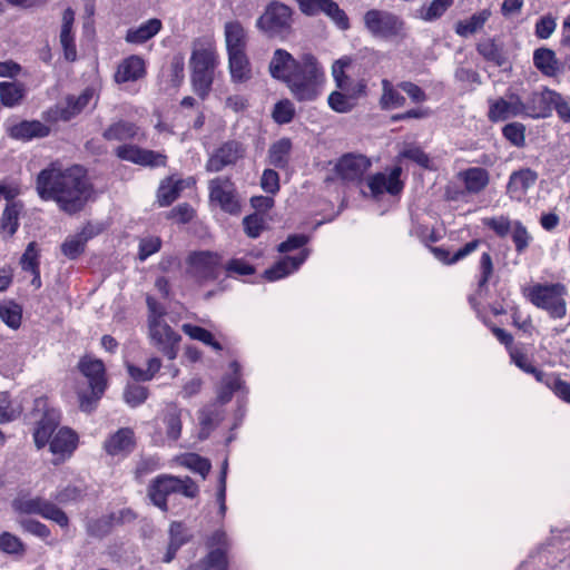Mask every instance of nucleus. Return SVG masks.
Listing matches in <instances>:
<instances>
[{
	"instance_id": "obj_27",
	"label": "nucleus",
	"mask_w": 570,
	"mask_h": 570,
	"mask_svg": "<svg viewBox=\"0 0 570 570\" xmlns=\"http://www.w3.org/2000/svg\"><path fill=\"white\" fill-rule=\"evenodd\" d=\"M77 434L69 428H60L52 436L49 449L59 460L70 456L77 446Z\"/></svg>"
},
{
	"instance_id": "obj_55",
	"label": "nucleus",
	"mask_w": 570,
	"mask_h": 570,
	"mask_svg": "<svg viewBox=\"0 0 570 570\" xmlns=\"http://www.w3.org/2000/svg\"><path fill=\"white\" fill-rule=\"evenodd\" d=\"M0 318L9 327L17 330L21 324V309L16 304L0 306Z\"/></svg>"
},
{
	"instance_id": "obj_22",
	"label": "nucleus",
	"mask_w": 570,
	"mask_h": 570,
	"mask_svg": "<svg viewBox=\"0 0 570 570\" xmlns=\"http://www.w3.org/2000/svg\"><path fill=\"white\" fill-rule=\"evenodd\" d=\"M193 539L190 530L180 521H173L168 529V546L163 562H171L177 551Z\"/></svg>"
},
{
	"instance_id": "obj_10",
	"label": "nucleus",
	"mask_w": 570,
	"mask_h": 570,
	"mask_svg": "<svg viewBox=\"0 0 570 570\" xmlns=\"http://www.w3.org/2000/svg\"><path fill=\"white\" fill-rule=\"evenodd\" d=\"M31 416L36 423L33 431L35 444L38 449H42L50 443L55 435L53 432L60 423V414L57 410L49 407L47 399L39 397L35 400Z\"/></svg>"
},
{
	"instance_id": "obj_42",
	"label": "nucleus",
	"mask_w": 570,
	"mask_h": 570,
	"mask_svg": "<svg viewBox=\"0 0 570 570\" xmlns=\"http://www.w3.org/2000/svg\"><path fill=\"white\" fill-rule=\"evenodd\" d=\"M198 420L202 426L200 435L202 438H207L209 432L222 420V412L216 405H208L199 411Z\"/></svg>"
},
{
	"instance_id": "obj_21",
	"label": "nucleus",
	"mask_w": 570,
	"mask_h": 570,
	"mask_svg": "<svg viewBox=\"0 0 570 570\" xmlns=\"http://www.w3.org/2000/svg\"><path fill=\"white\" fill-rule=\"evenodd\" d=\"M145 76V60L138 55H131L118 63L114 79L117 83H126L137 81Z\"/></svg>"
},
{
	"instance_id": "obj_44",
	"label": "nucleus",
	"mask_w": 570,
	"mask_h": 570,
	"mask_svg": "<svg viewBox=\"0 0 570 570\" xmlns=\"http://www.w3.org/2000/svg\"><path fill=\"white\" fill-rule=\"evenodd\" d=\"M164 421L167 436L174 441L178 440L181 433L180 411L175 405L168 406Z\"/></svg>"
},
{
	"instance_id": "obj_57",
	"label": "nucleus",
	"mask_w": 570,
	"mask_h": 570,
	"mask_svg": "<svg viewBox=\"0 0 570 570\" xmlns=\"http://www.w3.org/2000/svg\"><path fill=\"white\" fill-rule=\"evenodd\" d=\"M181 464L199 473L203 478H205L210 471L209 461L194 453L185 455L183 458Z\"/></svg>"
},
{
	"instance_id": "obj_64",
	"label": "nucleus",
	"mask_w": 570,
	"mask_h": 570,
	"mask_svg": "<svg viewBox=\"0 0 570 570\" xmlns=\"http://www.w3.org/2000/svg\"><path fill=\"white\" fill-rule=\"evenodd\" d=\"M112 515L100 518L88 523L87 531L91 537L102 538L111 530Z\"/></svg>"
},
{
	"instance_id": "obj_45",
	"label": "nucleus",
	"mask_w": 570,
	"mask_h": 570,
	"mask_svg": "<svg viewBox=\"0 0 570 570\" xmlns=\"http://www.w3.org/2000/svg\"><path fill=\"white\" fill-rule=\"evenodd\" d=\"M0 551L21 557L26 552V546L17 535L3 532L0 534Z\"/></svg>"
},
{
	"instance_id": "obj_3",
	"label": "nucleus",
	"mask_w": 570,
	"mask_h": 570,
	"mask_svg": "<svg viewBox=\"0 0 570 570\" xmlns=\"http://www.w3.org/2000/svg\"><path fill=\"white\" fill-rule=\"evenodd\" d=\"M324 72L316 58L312 55L302 57V66L286 82L292 95L298 101H313L320 92Z\"/></svg>"
},
{
	"instance_id": "obj_26",
	"label": "nucleus",
	"mask_w": 570,
	"mask_h": 570,
	"mask_svg": "<svg viewBox=\"0 0 570 570\" xmlns=\"http://www.w3.org/2000/svg\"><path fill=\"white\" fill-rule=\"evenodd\" d=\"M11 138L28 141L33 138H43L50 134V127L39 120H23L8 129Z\"/></svg>"
},
{
	"instance_id": "obj_23",
	"label": "nucleus",
	"mask_w": 570,
	"mask_h": 570,
	"mask_svg": "<svg viewBox=\"0 0 570 570\" xmlns=\"http://www.w3.org/2000/svg\"><path fill=\"white\" fill-rule=\"evenodd\" d=\"M537 179L538 174L530 168L513 171L507 185V194L510 198L520 200L535 184Z\"/></svg>"
},
{
	"instance_id": "obj_6",
	"label": "nucleus",
	"mask_w": 570,
	"mask_h": 570,
	"mask_svg": "<svg viewBox=\"0 0 570 570\" xmlns=\"http://www.w3.org/2000/svg\"><path fill=\"white\" fill-rule=\"evenodd\" d=\"M171 493H181L186 498L194 499L198 494L197 484L188 476L163 474L151 481L148 488V497L155 505L167 511V497Z\"/></svg>"
},
{
	"instance_id": "obj_15",
	"label": "nucleus",
	"mask_w": 570,
	"mask_h": 570,
	"mask_svg": "<svg viewBox=\"0 0 570 570\" xmlns=\"http://www.w3.org/2000/svg\"><path fill=\"white\" fill-rule=\"evenodd\" d=\"M245 146L237 140H228L213 151L206 161L205 169L208 173H219L225 167L234 166L244 158Z\"/></svg>"
},
{
	"instance_id": "obj_35",
	"label": "nucleus",
	"mask_w": 570,
	"mask_h": 570,
	"mask_svg": "<svg viewBox=\"0 0 570 570\" xmlns=\"http://www.w3.org/2000/svg\"><path fill=\"white\" fill-rule=\"evenodd\" d=\"M24 86L14 81L0 82V100L4 107L18 106L24 97Z\"/></svg>"
},
{
	"instance_id": "obj_53",
	"label": "nucleus",
	"mask_w": 570,
	"mask_h": 570,
	"mask_svg": "<svg viewBox=\"0 0 570 570\" xmlns=\"http://www.w3.org/2000/svg\"><path fill=\"white\" fill-rule=\"evenodd\" d=\"M531 239L532 237L528 233L525 226H523L521 222H514L512 227V240L514 243L515 250L520 254L523 253L528 248Z\"/></svg>"
},
{
	"instance_id": "obj_4",
	"label": "nucleus",
	"mask_w": 570,
	"mask_h": 570,
	"mask_svg": "<svg viewBox=\"0 0 570 570\" xmlns=\"http://www.w3.org/2000/svg\"><path fill=\"white\" fill-rule=\"evenodd\" d=\"M567 288L561 283H537L523 288V296L535 307L546 311L553 318L567 314Z\"/></svg>"
},
{
	"instance_id": "obj_36",
	"label": "nucleus",
	"mask_w": 570,
	"mask_h": 570,
	"mask_svg": "<svg viewBox=\"0 0 570 570\" xmlns=\"http://www.w3.org/2000/svg\"><path fill=\"white\" fill-rule=\"evenodd\" d=\"M94 96L92 90L86 89L78 97L69 96L66 99V107H62L59 111V117L62 120H69L77 114H79L91 100Z\"/></svg>"
},
{
	"instance_id": "obj_30",
	"label": "nucleus",
	"mask_w": 570,
	"mask_h": 570,
	"mask_svg": "<svg viewBox=\"0 0 570 570\" xmlns=\"http://www.w3.org/2000/svg\"><path fill=\"white\" fill-rule=\"evenodd\" d=\"M292 153V142L288 138H281L273 142L267 151V163L279 169L288 166Z\"/></svg>"
},
{
	"instance_id": "obj_14",
	"label": "nucleus",
	"mask_w": 570,
	"mask_h": 570,
	"mask_svg": "<svg viewBox=\"0 0 570 570\" xmlns=\"http://www.w3.org/2000/svg\"><path fill=\"white\" fill-rule=\"evenodd\" d=\"M305 16L325 14L340 30L350 29V19L345 11L333 0H295Z\"/></svg>"
},
{
	"instance_id": "obj_56",
	"label": "nucleus",
	"mask_w": 570,
	"mask_h": 570,
	"mask_svg": "<svg viewBox=\"0 0 570 570\" xmlns=\"http://www.w3.org/2000/svg\"><path fill=\"white\" fill-rule=\"evenodd\" d=\"M353 98L351 95L347 96L343 92L334 91L328 97V105L337 112H347L354 107Z\"/></svg>"
},
{
	"instance_id": "obj_43",
	"label": "nucleus",
	"mask_w": 570,
	"mask_h": 570,
	"mask_svg": "<svg viewBox=\"0 0 570 570\" xmlns=\"http://www.w3.org/2000/svg\"><path fill=\"white\" fill-rule=\"evenodd\" d=\"M479 53L488 61L502 67L507 62V57L500 46L493 40L488 39L478 45Z\"/></svg>"
},
{
	"instance_id": "obj_54",
	"label": "nucleus",
	"mask_w": 570,
	"mask_h": 570,
	"mask_svg": "<svg viewBox=\"0 0 570 570\" xmlns=\"http://www.w3.org/2000/svg\"><path fill=\"white\" fill-rule=\"evenodd\" d=\"M503 136L514 146L522 147L525 142V127L520 122H511L503 127Z\"/></svg>"
},
{
	"instance_id": "obj_40",
	"label": "nucleus",
	"mask_w": 570,
	"mask_h": 570,
	"mask_svg": "<svg viewBox=\"0 0 570 570\" xmlns=\"http://www.w3.org/2000/svg\"><path fill=\"white\" fill-rule=\"evenodd\" d=\"M91 235V232H88L87 228L82 229L81 233L69 237L63 242L61 245V252L70 259L77 258L83 252L85 245Z\"/></svg>"
},
{
	"instance_id": "obj_24",
	"label": "nucleus",
	"mask_w": 570,
	"mask_h": 570,
	"mask_svg": "<svg viewBox=\"0 0 570 570\" xmlns=\"http://www.w3.org/2000/svg\"><path fill=\"white\" fill-rule=\"evenodd\" d=\"M135 433L129 428H121L111 434L104 443V448L109 455H127L135 448Z\"/></svg>"
},
{
	"instance_id": "obj_46",
	"label": "nucleus",
	"mask_w": 570,
	"mask_h": 570,
	"mask_svg": "<svg viewBox=\"0 0 570 570\" xmlns=\"http://www.w3.org/2000/svg\"><path fill=\"white\" fill-rule=\"evenodd\" d=\"M352 65V59L350 57H342L341 59L334 61L332 66V75L335 79L336 86L341 90L348 91L350 88V79L345 75V70L350 68Z\"/></svg>"
},
{
	"instance_id": "obj_20",
	"label": "nucleus",
	"mask_w": 570,
	"mask_h": 570,
	"mask_svg": "<svg viewBox=\"0 0 570 570\" xmlns=\"http://www.w3.org/2000/svg\"><path fill=\"white\" fill-rule=\"evenodd\" d=\"M302 59L295 60L294 57L284 49L275 50L269 62L268 69L273 78L287 82L299 70Z\"/></svg>"
},
{
	"instance_id": "obj_19",
	"label": "nucleus",
	"mask_w": 570,
	"mask_h": 570,
	"mask_svg": "<svg viewBox=\"0 0 570 570\" xmlns=\"http://www.w3.org/2000/svg\"><path fill=\"white\" fill-rule=\"evenodd\" d=\"M402 168L396 166L390 174L376 173L367 179V186L374 197L384 193L396 195L403 189V183L400 180Z\"/></svg>"
},
{
	"instance_id": "obj_9",
	"label": "nucleus",
	"mask_w": 570,
	"mask_h": 570,
	"mask_svg": "<svg viewBox=\"0 0 570 570\" xmlns=\"http://www.w3.org/2000/svg\"><path fill=\"white\" fill-rule=\"evenodd\" d=\"M292 9L281 2H272L258 18L256 26L269 38L285 39L292 32Z\"/></svg>"
},
{
	"instance_id": "obj_50",
	"label": "nucleus",
	"mask_w": 570,
	"mask_h": 570,
	"mask_svg": "<svg viewBox=\"0 0 570 570\" xmlns=\"http://www.w3.org/2000/svg\"><path fill=\"white\" fill-rule=\"evenodd\" d=\"M21 413L19 405H12L9 394L0 392V423H6L14 420Z\"/></svg>"
},
{
	"instance_id": "obj_62",
	"label": "nucleus",
	"mask_w": 570,
	"mask_h": 570,
	"mask_svg": "<svg viewBox=\"0 0 570 570\" xmlns=\"http://www.w3.org/2000/svg\"><path fill=\"white\" fill-rule=\"evenodd\" d=\"M161 240L156 236H148L140 240L138 257L140 261L147 259L150 255L160 249Z\"/></svg>"
},
{
	"instance_id": "obj_59",
	"label": "nucleus",
	"mask_w": 570,
	"mask_h": 570,
	"mask_svg": "<svg viewBox=\"0 0 570 570\" xmlns=\"http://www.w3.org/2000/svg\"><path fill=\"white\" fill-rule=\"evenodd\" d=\"M167 163V156L159 151L149 149H140L139 166L145 167H164Z\"/></svg>"
},
{
	"instance_id": "obj_31",
	"label": "nucleus",
	"mask_w": 570,
	"mask_h": 570,
	"mask_svg": "<svg viewBox=\"0 0 570 570\" xmlns=\"http://www.w3.org/2000/svg\"><path fill=\"white\" fill-rule=\"evenodd\" d=\"M225 41L228 53L245 51L246 31L238 21H230L225 24Z\"/></svg>"
},
{
	"instance_id": "obj_39",
	"label": "nucleus",
	"mask_w": 570,
	"mask_h": 570,
	"mask_svg": "<svg viewBox=\"0 0 570 570\" xmlns=\"http://www.w3.org/2000/svg\"><path fill=\"white\" fill-rule=\"evenodd\" d=\"M21 209L22 204L20 202L7 203L2 213L0 228L9 236H12L19 227V215Z\"/></svg>"
},
{
	"instance_id": "obj_32",
	"label": "nucleus",
	"mask_w": 570,
	"mask_h": 570,
	"mask_svg": "<svg viewBox=\"0 0 570 570\" xmlns=\"http://www.w3.org/2000/svg\"><path fill=\"white\" fill-rule=\"evenodd\" d=\"M228 63L230 77L234 82H245L250 79L252 71L245 51L228 53Z\"/></svg>"
},
{
	"instance_id": "obj_49",
	"label": "nucleus",
	"mask_w": 570,
	"mask_h": 570,
	"mask_svg": "<svg viewBox=\"0 0 570 570\" xmlns=\"http://www.w3.org/2000/svg\"><path fill=\"white\" fill-rule=\"evenodd\" d=\"M453 3L454 0H433L428 7L422 8L421 18L425 21L436 20L441 18Z\"/></svg>"
},
{
	"instance_id": "obj_25",
	"label": "nucleus",
	"mask_w": 570,
	"mask_h": 570,
	"mask_svg": "<svg viewBox=\"0 0 570 570\" xmlns=\"http://www.w3.org/2000/svg\"><path fill=\"white\" fill-rule=\"evenodd\" d=\"M102 137L106 140L126 141V140H138L145 139L144 132L140 128L130 121L118 120L110 124L102 132Z\"/></svg>"
},
{
	"instance_id": "obj_11",
	"label": "nucleus",
	"mask_w": 570,
	"mask_h": 570,
	"mask_svg": "<svg viewBox=\"0 0 570 570\" xmlns=\"http://www.w3.org/2000/svg\"><path fill=\"white\" fill-rule=\"evenodd\" d=\"M208 197L212 204L225 213L240 212V199L235 183L227 176H217L208 181Z\"/></svg>"
},
{
	"instance_id": "obj_41",
	"label": "nucleus",
	"mask_w": 570,
	"mask_h": 570,
	"mask_svg": "<svg viewBox=\"0 0 570 570\" xmlns=\"http://www.w3.org/2000/svg\"><path fill=\"white\" fill-rule=\"evenodd\" d=\"M382 96L380 105L382 109L400 108L405 105V98L392 86L387 79L382 80Z\"/></svg>"
},
{
	"instance_id": "obj_60",
	"label": "nucleus",
	"mask_w": 570,
	"mask_h": 570,
	"mask_svg": "<svg viewBox=\"0 0 570 570\" xmlns=\"http://www.w3.org/2000/svg\"><path fill=\"white\" fill-rule=\"evenodd\" d=\"M20 264L23 271H32L39 268V249L36 242L28 244L21 256Z\"/></svg>"
},
{
	"instance_id": "obj_63",
	"label": "nucleus",
	"mask_w": 570,
	"mask_h": 570,
	"mask_svg": "<svg viewBox=\"0 0 570 570\" xmlns=\"http://www.w3.org/2000/svg\"><path fill=\"white\" fill-rule=\"evenodd\" d=\"M484 225L494 230L500 237L507 236L513 227L511 220L504 216L485 218Z\"/></svg>"
},
{
	"instance_id": "obj_7",
	"label": "nucleus",
	"mask_w": 570,
	"mask_h": 570,
	"mask_svg": "<svg viewBox=\"0 0 570 570\" xmlns=\"http://www.w3.org/2000/svg\"><path fill=\"white\" fill-rule=\"evenodd\" d=\"M78 367L88 379L91 389L90 395L87 393L79 394V406L83 412H91L107 386L105 365L100 360L85 356L80 360Z\"/></svg>"
},
{
	"instance_id": "obj_52",
	"label": "nucleus",
	"mask_w": 570,
	"mask_h": 570,
	"mask_svg": "<svg viewBox=\"0 0 570 570\" xmlns=\"http://www.w3.org/2000/svg\"><path fill=\"white\" fill-rule=\"evenodd\" d=\"M295 115V108L291 100L283 99L278 101L273 110V118L277 124H288Z\"/></svg>"
},
{
	"instance_id": "obj_48",
	"label": "nucleus",
	"mask_w": 570,
	"mask_h": 570,
	"mask_svg": "<svg viewBox=\"0 0 570 570\" xmlns=\"http://www.w3.org/2000/svg\"><path fill=\"white\" fill-rule=\"evenodd\" d=\"M183 331L185 334H187L193 340H197L207 345H210L217 351L222 350V345L215 341L213 334L209 331H207L200 326H196V325H191V324H184Z\"/></svg>"
},
{
	"instance_id": "obj_1",
	"label": "nucleus",
	"mask_w": 570,
	"mask_h": 570,
	"mask_svg": "<svg viewBox=\"0 0 570 570\" xmlns=\"http://www.w3.org/2000/svg\"><path fill=\"white\" fill-rule=\"evenodd\" d=\"M36 190L42 200L56 202L68 214L81 210L90 195L82 167L62 168L56 163L38 174Z\"/></svg>"
},
{
	"instance_id": "obj_28",
	"label": "nucleus",
	"mask_w": 570,
	"mask_h": 570,
	"mask_svg": "<svg viewBox=\"0 0 570 570\" xmlns=\"http://www.w3.org/2000/svg\"><path fill=\"white\" fill-rule=\"evenodd\" d=\"M163 28V22L158 18H151L138 27L129 28L125 40L128 43L141 45L154 38Z\"/></svg>"
},
{
	"instance_id": "obj_34",
	"label": "nucleus",
	"mask_w": 570,
	"mask_h": 570,
	"mask_svg": "<svg viewBox=\"0 0 570 570\" xmlns=\"http://www.w3.org/2000/svg\"><path fill=\"white\" fill-rule=\"evenodd\" d=\"M491 11L484 9L474 13L466 20H460L455 24V32L461 37H469L481 30L484 23L489 20Z\"/></svg>"
},
{
	"instance_id": "obj_16",
	"label": "nucleus",
	"mask_w": 570,
	"mask_h": 570,
	"mask_svg": "<svg viewBox=\"0 0 570 570\" xmlns=\"http://www.w3.org/2000/svg\"><path fill=\"white\" fill-rule=\"evenodd\" d=\"M149 331L150 337L158 350L169 360L176 358L180 336L168 324L157 318L149 321Z\"/></svg>"
},
{
	"instance_id": "obj_29",
	"label": "nucleus",
	"mask_w": 570,
	"mask_h": 570,
	"mask_svg": "<svg viewBox=\"0 0 570 570\" xmlns=\"http://www.w3.org/2000/svg\"><path fill=\"white\" fill-rule=\"evenodd\" d=\"M307 253L303 252L299 256H286L274 266L264 272L266 279L273 282L285 277L292 272L296 271L306 259Z\"/></svg>"
},
{
	"instance_id": "obj_58",
	"label": "nucleus",
	"mask_w": 570,
	"mask_h": 570,
	"mask_svg": "<svg viewBox=\"0 0 570 570\" xmlns=\"http://www.w3.org/2000/svg\"><path fill=\"white\" fill-rule=\"evenodd\" d=\"M147 397L148 390L145 386L137 384L128 385L124 392L126 403L132 407L144 403Z\"/></svg>"
},
{
	"instance_id": "obj_37",
	"label": "nucleus",
	"mask_w": 570,
	"mask_h": 570,
	"mask_svg": "<svg viewBox=\"0 0 570 570\" xmlns=\"http://www.w3.org/2000/svg\"><path fill=\"white\" fill-rule=\"evenodd\" d=\"M463 180L469 193L478 194L489 184V173L481 167L469 168L463 173Z\"/></svg>"
},
{
	"instance_id": "obj_13",
	"label": "nucleus",
	"mask_w": 570,
	"mask_h": 570,
	"mask_svg": "<svg viewBox=\"0 0 570 570\" xmlns=\"http://www.w3.org/2000/svg\"><path fill=\"white\" fill-rule=\"evenodd\" d=\"M488 104V118L493 122L524 117L522 97L511 87L508 88L503 96L489 99Z\"/></svg>"
},
{
	"instance_id": "obj_47",
	"label": "nucleus",
	"mask_w": 570,
	"mask_h": 570,
	"mask_svg": "<svg viewBox=\"0 0 570 570\" xmlns=\"http://www.w3.org/2000/svg\"><path fill=\"white\" fill-rule=\"evenodd\" d=\"M209 553L203 559L205 570H227V552L223 548L209 549Z\"/></svg>"
},
{
	"instance_id": "obj_8",
	"label": "nucleus",
	"mask_w": 570,
	"mask_h": 570,
	"mask_svg": "<svg viewBox=\"0 0 570 570\" xmlns=\"http://www.w3.org/2000/svg\"><path fill=\"white\" fill-rule=\"evenodd\" d=\"M12 509L19 514H37L68 528L69 518L56 503L42 497L20 495L12 501Z\"/></svg>"
},
{
	"instance_id": "obj_33",
	"label": "nucleus",
	"mask_w": 570,
	"mask_h": 570,
	"mask_svg": "<svg viewBox=\"0 0 570 570\" xmlns=\"http://www.w3.org/2000/svg\"><path fill=\"white\" fill-rule=\"evenodd\" d=\"M533 63L544 76L554 77L559 72V63L551 49H537L533 53Z\"/></svg>"
},
{
	"instance_id": "obj_61",
	"label": "nucleus",
	"mask_w": 570,
	"mask_h": 570,
	"mask_svg": "<svg viewBox=\"0 0 570 570\" xmlns=\"http://www.w3.org/2000/svg\"><path fill=\"white\" fill-rule=\"evenodd\" d=\"M546 385L566 403H570V382L561 380L560 377L548 379Z\"/></svg>"
},
{
	"instance_id": "obj_12",
	"label": "nucleus",
	"mask_w": 570,
	"mask_h": 570,
	"mask_svg": "<svg viewBox=\"0 0 570 570\" xmlns=\"http://www.w3.org/2000/svg\"><path fill=\"white\" fill-rule=\"evenodd\" d=\"M187 274L199 285L218 278L222 272V258L217 253L196 252L187 258Z\"/></svg>"
},
{
	"instance_id": "obj_2",
	"label": "nucleus",
	"mask_w": 570,
	"mask_h": 570,
	"mask_svg": "<svg viewBox=\"0 0 570 570\" xmlns=\"http://www.w3.org/2000/svg\"><path fill=\"white\" fill-rule=\"evenodd\" d=\"M189 66L193 90L199 98L205 99L212 90L215 69L218 66L215 46L209 40L195 41Z\"/></svg>"
},
{
	"instance_id": "obj_18",
	"label": "nucleus",
	"mask_w": 570,
	"mask_h": 570,
	"mask_svg": "<svg viewBox=\"0 0 570 570\" xmlns=\"http://www.w3.org/2000/svg\"><path fill=\"white\" fill-rule=\"evenodd\" d=\"M553 99H558V92L543 88L530 92L522 98L523 116L529 118H544L551 112Z\"/></svg>"
},
{
	"instance_id": "obj_17",
	"label": "nucleus",
	"mask_w": 570,
	"mask_h": 570,
	"mask_svg": "<svg viewBox=\"0 0 570 570\" xmlns=\"http://www.w3.org/2000/svg\"><path fill=\"white\" fill-rule=\"evenodd\" d=\"M371 160L360 154H346L335 165L337 176L346 183H360L370 169Z\"/></svg>"
},
{
	"instance_id": "obj_51",
	"label": "nucleus",
	"mask_w": 570,
	"mask_h": 570,
	"mask_svg": "<svg viewBox=\"0 0 570 570\" xmlns=\"http://www.w3.org/2000/svg\"><path fill=\"white\" fill-rule=\"evenodd\" d=\"M20 528L42 540H47L51 535L50 529L42 522L35 519H21L19 520Z\"/></svg>"
},
{
	"instance_id": "obj_38",
	"label": "nucleus",
	"mask_w": 570,
	"mask_h": 570,
	"mask_svg": "<svg viewBox=\"0 0 570 570\" xmlns=\"http://www.w3.org/2000/svg\"><path fill=\"white\" fill-rule=\"evenodd\" d=\"M479 245H480L479 239L471 240V242L466 243L462 248L458 249L452 256L450 255L449 250H446L442 247H432L431 249H432L434 256L440 262L445 263V264H454V263L463 259L464 257H466L474 250H476Z\"/></svg>"
},
{
	"instance_id": "obj_5",
	"label": "nucleus",
	"mask_w": 570,
	"mask_h": 570,
	"mask_svg": "<svg viewBox=\"0 0 570 570\" xmlns=\"http://www.w3.org/2000/svg\"><path fill=\"white\" fill-rule=\"evenodd\" d=\"M366 31L384 41H403L407 37L405 21L397 14L380 9L367 10L363 16Z\"/></svg>"
}]
</instances>
